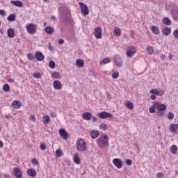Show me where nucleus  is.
Listing matches in <instances>:
<instances>
[{"label": "nucleus", "instance_id": "obj_1", "mask_svg": "<svg viewBox=\"0 0 178 178\" xmlns=\"http://www.w3.org/2000/svg\"><path fill=\"white\" fill-rule=\"evenodd\" d=\"M109 138L106 135H104V136H101L97 140V144L99 148H105V147H108L109 145Z\"/></svg>", "mask_w": 178, "mask_h": 178}, {"label": "nucleus", "instance_id": "obj_2", "mask_svg": "<svg viewBox=\"0 0 178 178\" xmlns=\"http://www.w3.org/2000/svg\"><path fill=\"white\" fill-rule=\"evenodd\" d=\"M154 106L156 108V111H157V116H163V115H165V111H166V105L156 102H154Z\"/></svg>", "mask_w": 178, "mask_h": 178}, {"label": "nucleus", "instance_id": "obj_3", "mask_svg": "<svg viewBox=\"0 0 178 178\" xmlns=\"http://www.w3.org/2000/svg\"><path fill=\"white\" fill-rule=\"evenodd\" d=\"M60 17L64 24H67L70 22V12L69 10L65 9L60 13Z\"/></svg>", "mask_w": 178, "mask_h": 178}, {"label": "nucleus", "instance_id": "obj_4", "mask_svg": "<svg viewBox=\"0 0 178 178\" xmlns=\"http://www.w3.org/2000/svg\"><path fill=\"white\" fill-rule=\"evenodd\" d=\"M76 149H78V151H80L81 152H83L86 151V149H87L86 141H84V140L81 138L78 139L76 143Z\"/></svg>", "mask_w": 178, "mask_h": 178}, {"label": "nucleus", "instance_id": "obj_5", "mask_svg": "<svg viewBox=\"0 0 178 178\" xmlns=\"http://www.w3.org/2000/svg\"><path fill=\"white\" fill-rule=\"evenodd\" d=\"M114 63H115V65L117 67H122L123 66V60H122V57H120V55H115L113 57Z\"/></svg>", "mask_w": 178, "mask_h": 178}, {"label": "nucleus", "instance_id": "obj_6", "mask_svg": "<svg viewBox=\"0 0 178 178\" xmlns=\"http://www.w3.org/2000/svg\"><path fill=\"white\" fill-rule=\"evenodd\" d=\"M79 5L81 8V13H83L85 16H88V15L90 13V11L88 10V7L87 5L84 4L83 2H79Z\"/></svg>", "mask_w": 178, "mask_h": 178}, {"label": "nucleus", "instance_id": "obj_7", "mask_svg": "<svg viewBox=\"0 0 178 178\" xmlns=\"http://www.w3.org/2000/svg\"><path fill=\"white\" fill-rule=\"evenodd\" d=\"M26 30L29 34H35V33H37L35 25L32 23L29 24V25L26 26Z\"/></svg>", "mask_w": 178, "mask_h": 178}, {"label": "nucleus", "instance_id": "obj_8", "mask_svg": "<svg viewBox=\"0 0 178 178\" xmlns=\"http://www.w3.org/2000/svg\"><path fill=\"white\" fill-rule=\"evenodd\" d=\"M136 52H137V49H136L134 47L131 46L128 47L127 50V56H128V58H131V56H134Z\"/></svg>", "mask_w": 178, "mask_h": 178}, {"label": "nucleus", "instance_id": "obj_9", "mask_svg": "<svg viewBox=\"0 0 178 178\" xmlns=\"http://www.w3.org/2000/svg\"><path fill=\"white\" fill-rule=\"evenodd\" d=\"M100 119H106V118H113V115L106 111H102L97 115Z\"/></svg>", "mask_w": 178, "mask_h": 178}, {"label": "nucleus", "instance_id": "obj_10", "mask_svg": "<svg viewBox=\"0 0 178 178\" xmlns=\"http://www.w3.org/2000/svg\"><path fill=\"white\" fill-rule=\"evenodd\" d=\"M113 163L116 168H118V169H122L123 167V163L120 159H114L113 160Z\"/></svg>", "mask_w": 178, "mask_h": 178}, {"label": "nucleus", "instance_id": "obj_11", "mask_svg": "<svg viewBox=\"0 0 178 178\" xmlns=\"http://www.w3.org/2000/svg\"><path fill=\"white\" fill-rule=\"evenodd\" d=\"M149 94L162 96L165 94V92L162 91V90L152 89L149 90Z\"/></svg>", "mask_w": 178, "mask_h": 178}, {"label": "nucleus", "instance_id": "obj_12", "mask_svg": "<svg viewBox=\"0 0 178 178\" xmlns=\"http://www.w3.org/2000/svg\"><path fill=\"white\" fill-rule=\"evenodd\" d=\"M26 173L29 177H35V176H37V171H35L34 168L28 169Z\"/></svg>", "mask_w": 178, "mask_h": 178}, {"label": "nucleus", "instance_id": "obj_13", "mask_svg": "<svg viewBox=\"0 0 178 178\" xmlns=\"http://www.w3.org/2000/svg\"><path fill=\"white\" fill-rule=\"evenodd\" d=\"M59 134H60V137H62V138H63V140H67V138H69V136H67V132H66V130H65L63 129H60Z\"/></svg>", "mask_w": 178, "mask_h": 178}, {"label": "nucleus", "instance_id": "obj_14", "mask_svg": "<svg viewBox=\"0 0 178 178\" xmlns=\"http://www.w3.org/2000/svg\"><path fill=\"white\" fill-rule=\"evenodd\" d=\"M95 35L96 38H102V29L101 27L95 29Z\"/></svg>", "mask_w": 178, "mask_h": 178}, {"label": "nucleus", "instance_id": "obj_15", "mask_svg": "<svg viewBox=\"0 0 178 178\" xmlns=\"http://www.w3.org/2000/svg\"><path fill=\"white\" fill-rule=\"evenodd\" d=\"M35 58H36L37 60H38L39 62H42V60H44V59H45V56L40 51H38L35 54Z\"/></svg>", "mask_w": 178, "mask_h": 178}, {"label": "nucleus", "instance_id": "obj_16", "mask_svg": "<svg viewBox=\"0 0 178 178\" xmlns=\"http://www.w3.org/2000/svg\"><path fill=\"white\" fill-rule=\"evenodd\" d=\"M82 118L84 120H91V118H92V114L90 112H85L82 115Z\"/></svg>", "mask_w": 178, "mask_h": 178}, {"label": "nucleus", "instance_id": "obj_17", "mask_svg": "<svg viewBox=\"0 0 178 178\" xmlns=\"http://www.w3.org/2000/svg\"><path fill=\"white\" fill-rule=\"evenodd\" d=\"M13 172H14V175L16 178H22V172H20V169H19V168H17V167L14 168Z\"/></svg>", "mask_w": 178, "mask_h": 178}, {"label": "nucleus", "instance_id": "obj_18", "mask_svg": "<svg viewBox=\"0 0 178 178\" xmlns=\"http://www.w3.org/2000/svg\"><path fill=\"white\" fill-rule=\"evenodd\" d=\"M53 85L55 90H62V83H60V81H54Z\"/></svg>", "mask_w": 178, "mask_h": 178}, {"label": "nucleus", "instance_id": "obj_19", "mask_svg": "<svg viewBox=\"0 0 178 178\" xmlns=\"http://www.w3.org/2000/svg\"><path fill=\"white\" fill-rule=\"evenodd\" d=\"M44 31L47 34L51 35L55 33V29L52 26H46L44 28Z\"/></svg>", "mask_w": 178, "mask_h": 178}, {"label": "nucleus", "instance_id": "obj_20", "mask_svg": "<svg viewBox=\"0 0 178 178\" xmlns=\"http://www.w3.org/2000/svg\"><path fill=\"white\" fill-rule=\"evenodd\" d=\"M10 3L14 5V6H17V8H23V3L19 0L11 1Z\"/></svg>", "mask_w": 178, "mask_h": 178}, {"label": "nucleus", "instance_id": "obj_21", "mask_svg": "<svg viewBox=\"0 0 178 178\" xmlns=\"http://www.w3.org/2000/svg\"><path fill=\"white\" fill-rule=\"evenodd\" d=\"M176 130H178V124H171L170 125V133H176Z\"/></svg>", "mask_w": 178, "mask_h": 178}, {"label": "nucleus", "instance_id": "obj_22", "mask_svg": "<svg viewBox=\"0 0 178 178\" xmlns=\"http://www.w3.org/2000/svg\"><path fill=\"white\" fill-rule=\"evenodd\" d=\"M75 65L77 67H84V60L82 59H78L76 60Z\"/></svg>", "mask_w": 178, "mask_h": 178}, {"label": "nucleus", "instance_id": "obj_23", "mask_svg": "<svg viewBox=\"0 0 178 178\" xmlns=\"http://www.w3.org/2000/svg\"><path fill=\"white\" fill-rule=\"evenodd\" d=\"M7 33L9 38H15V31L13 30V29H8L7 31Z\"/></svg>", "mask_w": 178, "mask_h": 178}, {"label": "nucleus", "instance_id": "obj_24", "mask_svg": "<svg viewBox=\"0 0 178 178\" xmlns=\"http://www.w3.org/2000/svg\"><path fill=\"white\" fill-rule=\"evenodd\" d=\"M172 15L174 20H175V22H178V9L172 10Z\"/></svg>", "mask_w": 178, "mask_h": 178}, {"label": "nucleus", "instance_id": "obj_25", "mask_svg": "<svg viewBox=\"0 0 178 178\" xmlns=\"http://www.w3.org/2000/svg\"><path fill=\"white\" fill-rule=\"evenodd\" d=\"M162 33L164 35H170L171 30L169 27H165L163 29Z\"/></svg>", "mask_w": 178, "mask_h": 178}, {"label": "nucleus", "instance_id": "obj_26", "mask_svg": "<svg viewBox=\"0 0 178 178\" xmlns=\"http://www.w3.org/2000/svg\"><path fill=\"white\" fill-rule=\"evenodd\" d=\"M98 136H99V132H98V131L92 130L90 131V136L92 137V138H97Z\"/></svg>", "mask_w": 178, "mask_h": 178}, {"label": "nucleus", "instance_id": "obj_27", "mask_svg": "<svg viewBox=\"0 0 178 178\" xmlns=\"http://www.w3.org/2000/svg\"><path fill=\"white\" fill-rule=\"evenodd\" d=\"M12 106L15 109H19V108H20V106H21L20 102H19V101H14L12 103Z\"/></svg>", "mask_w": 178, "mask_h": 178}, {"label": "nucleus", "instance_id": "obj_28", "mask_svg": "<svg viewBox=\"0 0 178 178\" xmlns=\"http://www.w3.org/2000/svg\"><path fill=\"white\" fill-rule=\"evenodd\" d=\"M7 20H8V22H15V20H16V14L15 13L10 14L7 17Z\"/></svg>", "mask_w": 178, "mask_h": 178}, {"label": "nucleus", "instance_id": "obj_29", "mask_svg": "<svg viewBox=\"0 0 178 178\" xmlns=\"http://www.w3.org/2000/svg\"><path fill=\"white\" fill-rule=\"evenodd\" d=\"M152 31L153 34H155L156 35H159L160 31H159V29H158V27L153 26H152Z\"/></svg>", "mask_w": 178, "mask_h": 178}, {"label": "nucleus", "instance_id": "obj_30", "mask_svg": "<svg viewBox=\"0 0 178 178\" xmlns=\"http://www.w3.org/2000/svg\"><path fill=\"white\" fill-rule=\"evenodd\" d=\"M163 23L166 26H170V24H172V21H170V19L168 17H164L163 18Z\"/></svg>", "mask_w": 178, "mask_h": 178}, {"label": "nucleus", "instance_id": "obj_31", "mask_svg": "<svg viewBox=\"0 0 178 178\" xmlns=\"http://www.w3.org/2000/svg\"><path fill=\"white\" fill-rule=\"evenodd\" d=\"M125 106L128 109H131V110L134 109V104L130 101L127 102V103L125 104Z\"/></svg>", "mask_w": 178, "mask_h": 178}, {"label": "nucleus", "instance_id": "obj_32", "mask_svg": "<svg viewBox=\"0 0 178 178\" xmlns=\"http://www.w3.org/2000/svg\"><path fill=\"white\" fill-rule=\"evenodd\" d=\"M116 37H120L122 35V31L119 27H115V31Z\"/></svg>", "mask_w": 178, "mask_h": 178}, {"label": "nucleus", "instance_id": "obj_33", "mask_svg": "<svg viewBox=\"0 0 178 178\" xmlns=\"http://www.w3.org/2000/svg\"><path fill=\"white\" fill-rule=\"evenodd\" d=\"M51 122V118H49V115H44L43 117V123L45 124H48Z\"/></svg>", "mask_w": 178, "mask_h": 178}, {"label": "nucleus", "instance_id": "obj_34", "mask_svg": "<svg viewBox=\"0 0 178 178\" xmlns=\"http://www.w3.org/2000/svg\"><path fill=\"white\" fill-rule=\"evenodd\" d=\"M63 155V152L60 149H58L56 151V158H60Z\"/></svg>", "mask_w": 178, "mask_h": 178}, {"label": "nucleus", "instance_id": "obj_35", "mask_svg": "<svg viewBox=\"0 0 178 178\" xmlns=\"http://www.w3.org/2000/svg\"><path fill=\"white\" fill-rule=\"evenodd\" d=\"M74 162L76 164V165H80V157H79V155L74 154Z\"/></svg>", "mask_w": 178, "mask_h": 178}, {"label": "nucleus", "instance_id": "obj_36", "mask_svg": "<svg viewBox=\"0 0 178 178\" xmlns=\"http://www.w3.org/2000/svg\"><path fill=\"white\" fill-rule=\"evenodd\" d=\"M146 51L149 55H152V54H154V48L152 46H148Z\"/></svg>", "mask_w": 178, "mask_h": 178}, {"label": "nucleus", "instance_id": "obj_37", "mask_svg": "<svg viewBox=\"0 0 178 178\" xmlns=\"http://www.w3.org/2000/svg\"><path fill=\"white\" fill-rule=\"evenodd\" d=\"M156 109V107H155V102L153 103V105L149 108V112L150 113H155V110Z\"/></svg>", "mask_w": 178, "mask_h": 178}, {"label": "nucleus", "instance_id": "obj_38", "mask_svg": "<svg viewBox=\"0 0 178 178\" xmlns=\"http://www.w3.org/2000/svg\"><path fill=\"white\" fill-rule=\"evenodd\" d=\"M171 152L172 154H177V146L173 145L171 147Z\"/></svg>", "mask_w": 178, "mask_h": 178}, {"label": "nucleus", "instance_id": "obj_39", "mask_svg": "<svg viewBox=\"0 0 178 178\" xmlns=\"http://www.w3.org/2000/svg\"><path fill=\"white\" fill-rule=\"evenodd\" d=\"M3 91H6V92H8L9 90H10V86H9V84L6 83L3 86Z\"/></svg>", "mask_w": 178, "mask_h": 178}, {"label": "nucleus", "instance_id": "obj_40", "mask_svg": "<svg viewBox=\"0 0 178 178\" xmlns=\"http://www.w3.org/2000/svg\"><path fill=\"white\" fill-rule=\"evenodd\" d=\"M111 62V59L109 58H104L100 63V65H106V63H109Z\"/></svg>", "mask_w": 178, "mask_h": 178}, {"label": "nucleus", "instance_id": "obj_41", "mask_svg": "<svg viewBox=\"0 0 178 178\" xmlns=\"http://www.w3.org/2000/svg\"><path fill=\"white\" fill-rule=\"evenodd\" d=\"M49 67L51 69H55V67H56L55 61L50 60L49 63Z\"/></svg>", "mask_w": 178, "mask_h": 178}, {"label": "nucleus", "instance_id": "obj_42", "mask_svg": "<svg viewBox=\"0 0 178 178\" xmlns=\"http://www.w3.org/2000/svg\"><path fill=\"white\" fill-rule=\"evenodd\" d=\"M99 129H101V130H108V125H106V124H101Z\"/></svg>", "mask_w": 178, "mask_h": 178}, {"label": "nucleus", "instance_id": "obj_43", "mask_svg": "<svg viewBox=\"0 0 178 178\" xmlns=\"http://www.w3.org/2000/svg\"><path fill=\"white\" fill-rule=\"evenodd\" d=\"M168 119H169L170 120H172V119H173V118H175V113H172V112H169L168 115L167 116Z\"/></svg>", "mask_w": 178, "mask_h": 178}, {"label": "nucleus", "instance_id": "obj_44", "mask_svg": "<svg viewBox=\"0 0 178 178\" xmlns=\"http://www.w3.org/2000/svg\"><path fill=\"white\" fill-rule=\"evenodd\" d=\"M51 76L54 79H58L59 78V74L58 72H54L53 74H51Z\"/></svg>", "mask_w": 178, "mask_h": 178}, {"label": "nucleus", "instance_id": "obj_45", "mask_svg": "<svg viewBox=\"0 0 178 178\" xmlns=\"http://www.w3.org/2000/svg\"><path fill=\"white\" fill-rule=\"evenodd\" d=\"M125 163L126 165H127V166H131V163H133V162L131 161V159H127L125 161Z\"/></svg>", "mask_w": 178, "mask_h": 178}, {"label": "nucleus", "instance_id": "obj_46", "mask_svg": "<svg viewBox=\"0 0 178 178\" xmlns=\"http://www.w3.org/2000/svg\"><path fill=\"white\" fill-rule=\"evenodd\" d=\"M173 35L175 38H177V40H178V29L174 31Z\"/></svg>", "mask_w": 178, "mask_h": 178}, {"label": "nucleus", "instance_id": "obj_47", "mask_svg": "<svg viewBox=\"0 0 178 178\" xmlns=\"http://www.w3.org/2000/svg\"><path fill=\"white\" fill-rule=\"evenodd\" d=\"M118 77H119V72H114L112 74L113 79H118Z\"/></svg>", "mask_w": 178, "mask_h": 178}, {"label": "nucleus", "instance_id": "obj_48", "mask_svg": "<svg viewBox=\"0 0 178 178\" xmlns=\"http://www.w3.org/2000/svg\"><path fill=\"white\" fill-rule=\"evenodd\" d=\"M33 77L35 79H41V74L40 73H35L33 74Z\"/></svg>", "mask_w": 178, "mask_h": 178}, {"label": "nucleus", "instance_id": "obj_49", "mask_svg": "<svg viewBox=\"0 0 178 178\" xmlns=\"http://www.w3.org/2000/svg\"><path fill=\"white\" fill-rule=\"evenodd\" d=\"M31 162L33 165H38V160H37V159H33L31 160Z\"/></svg>", "mask_w": 178, "mask_h": 178}, {"label": "nucleus", "instance_id": "obj_50", "mask_svg": "<svg viewBox=\"0 0 178 178\" xmlns=\"http://www.w3.org/2000/svg\"><path fill=\"white\" fill-rule=\"evenodd\" d=\"M28 59H29V60H34L35 58L31 54H28Z\"/></svg>", "mask_w": 178, "mask_h": 178}, {"label": "nucleus", "instance_id": "obj_51", "mask_svg": "<svg viewBox=\"0 0 178 178\" xmlns=\"http://www.w3.org/2000/svg\"><path fill=\"white\" fill-rule=\"evenodd\" d=\"M40 149H42V151H45V149H47V146H45V144L42 143L40 145Z\"/></svg>", "mask_w": 178, "mask_h": 178}, {"label": "nucleus", "instance_id": "obj_52", "mask_svg": "<svg viewBox=\"0 0 178 178\" xmlns=\"http://www.w3.org/2000/svg\"><path fill=\"white\" fill-rule=\"evenodd\" d=\"M156 177L157 178H163V173L162 172H159L156 174Z\"/></svg>", "mask_w": 178, "mask_h": 178}, {"label": "nucleus", "instance_id": "obj_53", "mask_svg": "<svg viewBox=\"0 0 178 178\" xmlns=\"http://www.w3.org/2000/svg\"><path fill=\"white\" fill-rule=\"evenodd\" d=\"M1 16H6V11L5 10H0Z\"/></svg>", "mask_w": 178, "mask_h": 178}, {"label": "nucleus", "instance_id": "obj_54", "mask_svg": "<svg viewBox=\"0 0 178 178\" xmlns=\"http://www.w3.org/2000/svg\"><path fill=\"white\" fill-rule=\"evenodd\" d=\"M51 118H56V113L55 112L50 113Z\"/></svg>", "mask_w": 178, "mask_h": 178}, {"label": "nucleus", "instance_id": "obj_55", "mask_svg": "<svg viewBox=\"0 0 178 178\" xmlns=\"http://www.w3.org/2000/svg\"><path fill=\"white\" fill-rule=\"evenodd\" d=\"M58 42L60 45H62V44L65 43V40H63V39H59Z\"/></svg>", "mask_w": 178, "mask_h": 178}, {"label": "nucleus", "instance_id": "obj_56", "mask_svg": "<svg viewBox=\"0 0 178 178\" xmlns=\"http://www.w3.org/2000/svg\"><path fill=\"white\" fill-rule=\"evenodd\" d=\"M30 119L32 120V122H35V116L31 115Z\"/></svg>", "mask_w": 178, "mask_h": 178}, {"label": "nucleus", "instance_id": "obj_57", "mask_svg": "<svg viewBox=\"0 0 178 178\" xmlns=\"http://www.w3.org/2000/svg\"><path fill=\"white\" fill-rule=\"evenodd\" d=\"M91 119H92V120L93 122H97V117L92 115Z\"/></svg>", "mask_w": 178, "mask_h": 178}, {"label": "nucleus", "instance_id": "obj_58", "mask_svg": "<svg viewBox=\"0 0 178 178\" xmlns=\"http://www.w3.org/2000/svg\"><path fill=\"white\" fill-rule=\"evenodd\" d=\"M150 98H151V99H152V100H154V99H156V96H155V95H152L151 96H150Z\"/></svg>", "mask_w": 178, "mask_h": 178}, {"label": "nucleus", "instance_id": "obj_59", "mask_svg": "<svg viewBox=\"0 0 178 178\" xmlns=\"http://www.w3.org/2000/svg\"><path fill=\"white\" fill-rule=\"evenodd\" d=\"M107 99H112V95L109 93H107Z\"/></svg>", "mask_w": 178, "mask_h": 178}, {"label": "nucleus", "instance_id": "obj_60", "mask_svg": "<svg viewBox=\"0 0 178 178\" xmlns=\"http://www.w3.org/2000/svg\"><path fill=\"white\" fill-rule=\"evenodd\" d=\"M49 51H54V47H52V45L49 44Z\"/></svg>", "mask_w": 178, "mask_h": 178}, {"label": "nucleus", "instance_id": "obj_61", "mask_svg": "<svg viewBox=\"0 0 178 178\" xmlns=\"http://www.w3.org/2000/svg\"><path fill=\"white\" fill-rule=\"evenodd\" d=\"M0 148H3V142L0 140Z\"/></svg>", "mask_w": 178, "mask_h": 178}, {"label": "nucleus", "instance_id": "obj_62", "mask_svg": "<svg viewBox=\"0 0 178 178\" xmlns=\"http://www.w3.org/2000/svg\"><path fill=\"white\" fill-rule=\"evenodd\" d=\"M8 81L9 83H15V80L12 79H8Z\"/></svg>", "mask_w": 178, "mask_h": 178}, {"label": "nucleus", "instance_id": "obj_63", "mask_svg": "<svg viewBox=\"0 0 178 178\" xmlns=\"http://www.w3.org/2000/svg\"><path fill=\"white\" fill-rule=\"evenodd\" d=\"M51 20H55L56 17H55V16H51Z\"/></svg>", "mask_w": 178, "mask_h": 178}, {"label": "nucleus", "instance_id": "obj_64", "mask_svg": "<svg viewBox=\"0 0 178 178\" xmlns=\"http://www.w3.org/2000/svg\"><path fill=\"white\" fill-rule=\"evenodd\" d=\"M168 57L170 59H172V54H170Z\"/></svg>", "mask_w": 178, "mask_h": 178}]
</instances>
